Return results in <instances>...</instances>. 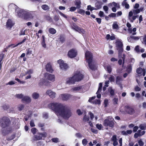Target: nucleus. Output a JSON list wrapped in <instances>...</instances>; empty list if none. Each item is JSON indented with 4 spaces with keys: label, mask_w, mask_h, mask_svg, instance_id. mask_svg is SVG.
Returning <instances> with one entry per match:
<instances>
[{
    "label": "nucleus",
    "mask_w": 146,
    "mask_h": 146,
    "mask_svg": "<svg viewBox=\"0 0 146 146\" xmlns=\"http://www.w3.org/2000/svg\"><path fill=\"white\" fill-rule=\"evenodd\" d=\"M27 55H30L32 53V51L30 50L29 48H27Z\"/></svg>",
    "instance_id": "49"
},
{
    "label": "nucleus",
    "mask_w": 146,
    "mask_h": 146,
    "mask_svg": "<svg viewBox=\"0 0 146 146\" xmlns=\"http://www.w3.org/2000/svg\"><path fill=\"white\" fill-rule=\"evenodd\" d=\"M88 141L86 139H83L82 140V143L84 146H86L88 143Z\"/></svg>",
    "instance_id": "43"
},
{
    "label": "nucleus",
    "mask_w": 146,
    "mask_h": 146,
    "mask_svg": "<svg viewBox=\"0 0 146 146\" xmlns=\"http://www.w3.org/2000/svg\"><path fill=\"white\" fill-rule=\"evenodd\" d=\"M59 40L62 43H63L64 41V37L62 36H60Z\"/></svg>",
    "instance_id": "58"
},
{
    "label": "nucleus",
    "mask_w": 146,
    "mask_h": 146,
    "mask_svg": "<svg viewBox=\"0 0 146 146\" xmlns=\"http://www.w3.org/2000/svg\"><path fill=\"white\" fill-rule=\"evenodd\" d=\"M52 141L53 142H58V138H52Z\"/></svg>",
    "instance_id": "61"
},
{
    "label": "nucleus",
    "mask_w": 146,
    "mask_h": 146,
    "mask_svg": "<svg viewBox=\"0 0 146 146\" xmlns=\"http://www.w3.org/2000/svg\"><path fill=\"white\" fill-rule=\"evenodd\" d=\"M48 31L50 33L54 34L56 33V31L55 29L53 28H50L48 29Z\"/></svg>",
    "instance_id": "31"
},
{
    "label": "nucleus",
    "mask_w": 146,
    "mask_h": 146,
    "mask_svg": "<svg viewBox=\"0 0 146 146\" xmlns=\"http://www.w3.org/2000/svg\"><path fill=\"white\" fill-rule=\"evenodd\" d=\"M140 13V9H133L129 11V13L128 18L130 22H133L137 17V15H133V14L134 15H137Z\"/></svg>",
    "instance_id": "4"
},
{
    "label": "nucleus",
    "mask_w": 146,
    "mask_h": 146,
    "mask_svg": "<svg viewBox=\"0 0 146 146\" xmlns=\"http://www.w3.org/2000/svg\"><path fill=\"white\" fill-rule=\"evenodd\" d=\"M77 54L76 50L74 49H72L68 51V56L71 58H72L76 57Z\"/></svg>",
    "instance_id": "13"
},
{
    "label": "nucleus",
    "mask_w": 146,
    "mask_h": 146,
    "mask_svg": "<svg viewBox=\"0 0 146 146\" xmlns=\"http://www.w3.org/2000/svg\"><path fill=\"white\" fill-rule=\"evenodd\" d=\"M76 137L78 138H82L83 137V135L80 133H76L75 135Z\"/></svg>",
    "instance_id": "44"
},
{
    "label": "nucleus",
    "mask_w": 146,
    "mask_h": 146,
    "mask_svg": "<svg viewBox=\"0 0 146 146\" xmlns=\"http://www.w3.org/2000/svg\"><path fill=\"white\" fill-rule=\"evenodd\" d=\"M76 8H77L76 7H71L70 8L69 10L71 11H73L76 10Z\"/></svg>",
    "instance_id": "60"
},
{
    "label": "nucleus",
    "mask_w": 146,
    "mask_h": 146,
    "mask_svg": "<svg viewBox=\"0 0 146 146\" xmlns=\"http://www.w3.org/2000/svg\"><path fill=\"white\" fill-rule=\"evenodd\" d=\"M72 90L75 92H79L80 93H84L85 91V90L83 86H81L73 88Z\"/></svg>",
    "instance_id": "11"
},
{
    "label": "nucleus",
    "mask_w": 146,
    "mask_h": 146,
    "mask_svg": "<svg viewBox=\"0 0 146 146\" xmlns=\"http://www.w3.org/2000/svg\"><path fill=\"white\" fill-rule=\"evenodd\" d=\"M27 40V38L26 37H25L24 38L23 41H22L21 42H20L18 43V44L15 45V46L12 47L13 48H15L17 46H18L19 45L21 44H22L23 43H24V42H25L26 40Z\"/></svg>",
    "instance_id": "32"
},
{
    "label": "nucleus",
    "mask_w": 146,
    "mask_h": 146,
    "mask_svg": "<svg viewBox=\"0 0 146 146\" xmlns=\"http://www.w3.org/2000/svg\"><path fill=\"white\" fill-rule=\"evenodd\" d=\"M14 24V23H13L12 20L10 19H9L7 22L6 26L7 28H11Z\"/></svg>",
    "instance_id": "23"
},
{
    "label": "nucleus",
    "mask_w": 146,
    "mask_h": 146,
    "mask_svg": "<svg viewBox=\"0 0 146 146\" xmlns=\"http://www.w3.org/2000/svg\"><path fill=\"white\" fill-rule=\"evenodd\" d=\"M125 109L126 111L130 114H133L134 112L133 109L128 106H126Z\"/></svg>",
    "instance_id": "19"
},
{
    "label": "nucleus",
    "mask_w": 146,
    "mask_h": 146,
    "mask_svg": "<svg viewBox=\"0 0 146 146\" xmlns=\"http://www.w3.org/2000/svg\"><path fill=\"white\" fill-rule=\"evenodd\" d=\"M99 88H98V90L96 92L97 94V97L98 98H100L101 97V94H100L101 90L102 89V84L101 83H100L99 84Z\"/></svg>",
    "instance_id": "21"
},
{
    "label": "nucleus",
    "mask_w": 146,
    "mask_h": 146,
    "mask_svg": "<svg viewBox=\"0 0 146 146\" xmlns=\"http://www.w3.org/2000/svg\"><path fill=\"white\" fill-rule=\"evenodd\" d=\"M136 72L138 74H141L142 73V75L144 76L145 74V70L144 69H143L141 68H139L137 69Z\"/></svg>",
    "instance_id": "20"
},
{
    "label": "nucleus",
    "mask_w": 146,
    "mask_h": 146,
    "mask_svg": "<svg viewBox=\"0 0 146 146\" xmlns=\"http://www.w3.org/2000/svg\"><path fill=\"white\" fill-rule=\"evenodd\" d=\"M73 77L77 82H79L83 78V75L80 71H76L75 74Z\"/></svg>",
    "instance_id": "8"
},
{
    "label": "nucleus",
    "mask_w": 146,
    "mask_h": 146,
    "mask_svg": "<svg viewBox=\"0 0 146 146\" xmlns=\"http://www.w3.org/2000/svg\"><path fill=\"white\" fill-rule=\"evenodd\" d=\"M132 66L131 65H129L127 67V71L128 73H129L132 71Z\"/></svg>",
    "instance_id": "38"
},
{
    "label": "nucleus",
    "mask_w": 146,
    "mask_h": 146,
    "mask_svg": "<svg viewBox=\"0 0 146 146\" xmlns=\"http://www.w3.org/2000/svg\"><path fill=\"white\" fill-rule=\"evenodd\" d=\"M103 9L105 11L106 13H107L108 10V7L107 6H104L103 7Z\"/></svg>",
    "instance_id": "64"
},
{
    "label": "nucleus",
    "mask_w": 146,
    "mask_h": 146,
    "mask_svg": "<svg viewBox=\"0 0 146 146\" xmlns=\"http://www.w3.org/2000/svg\"><path fill=\"white\" fill-rule=\"evenodd\" d=\"M96 7L97 9H98L101 8L102 6L99 3H96Z\"/></svg>",
    "instance_id": "51"
},
{
    "label": "nucleus",
    "mask_w": 146,
    "mask_h": 146,
    "mask_svg": "<svg viewBox=\"0 0 146 146\" xmlns=\"http://www.w3.org/2000/svg\"><path fill=\"white\" fill-rule=\"evenodd\" d=\"M96 127L97 129L100 130L102 129V128L103 127L102 125L101 124H97L96 125Z\"/></svg>",
    "instance_id": "46"
},
{
    "label": "nucleus",
    "mask_w": 146,
    "mask_h": 146,
    "mask_svg": "<svg viewBox=\"0 0 146 146\" xmlns=\"http://www.w3.org/2000/svg\"><path fill=\"white\" fill-rule=\"evenodd\" d=\"M48 82L44 78L41 79L39 83V85L40 86H42L44 85L47 86Z\"/></svg>",
    "instance_id": "22"
},
{
    "label": "nucleus",
    "mask_w": 146,
    "mask_h": 146,
    "mask_svg": "<svg viewBox=\"0 0 146 146\" xmlns=\"http://www.w3.org/2000/svg\"><path fill=\"white\" fill-rule=\"evenodd\" d=\"M57 63L59 64L60 68L62 70L66 69L68 68L67 64L64 63V61L60 59L58 60Z\"/></svg>",
    "instance_id": "12"
},
{
    "label": "nucleus",
    "mask_w": 146,
    "mask_h": 146,
    "mask_svg": "<svg viewBox=\"0 0 146 146\" xmlns=\"http://www.w3.org/2000/svg\"><path fill=\"white\" fill-rule=\"evenodd\" d=\"M104 68L108 72L109 74H110L112 71V68L111 66L110 65H108L104 66Z\"/></svg>",
    "instance_id": "27"
},
{
    "label": "nucleus",
    "mask_w": 146,
    "mask_h": 146,
    "mask_svg": "<svg viewBox=\"0 0 146 146\" xmlns=\"http://www.w3.org/2000/svg\"><path fill=\"white\" fill-rule=\"evenodd\" d=\"M48 107L54 111L58 117H61L65 119H68L71 116V111L67 106L64 104L54 102L48 104Z\"/></svg>",
    "instance_id": "1"
},
{
    "label": "nucleus",
    "mask_w": 146,
    "mask_h": 146,
    "mask_svg": "<svg viewBox=\"0 0 146 146\" xmlns=\"http://www.w3.org/2000/svg\"><path fill=\"white\" fill-rule=\"evenodd\" d=\"M111 140L113 141H117V137L116 135H113L111 138Z\"/></svg>",
    "instance_id": "63"
},
{
    "label": "nucleus",
    "mask_w": 146,
    "mask_h": 146,
    "mask_svg": "<svg viewBox=\"0 0 146 146\" xmlns=\"http://www.w3.org/2000/svg\"><path fill=\"white\" fill-rule=\"evenodd\" d=\"M15 13H17L16 15L17 16L23 19H29L33 18L31 12L28 10H25L18 7L16 8Z\"/></svg>",
    "instance_id": "2"
},
{
    "label": "nucleus",
    "mask_w": 146,
    "mask_h": 146,
    "mask_svg": "<svg viewBox=\"0 0 146 146\" xmlns=\"http://www.w3.org/2000/svg\"><path fill=\"white\" fill-rule=\"evenodd\" d=\"M33 72V71L31 69L27 71L26 73V74H29L31 75V74H32Z\"/></svg>",
    "instance_id": "48"
},
{
    "label": "nucleus",
    "mask_w": 146,
    "mask_h": 146,
    "mask_svg": "<svg viewBox=\"0 0 146 146\" xmlns=\"http://www.w3.org/2000/svg\"><path fill=\"white\" fill-rule=\"evenodd\" d=\"M110 77L109 78V80L111 82H113L114 81V77L112 75H110Z\"/></svg>",
    "instance_id": "52"
},
{
    "label": "nucleus",
    "mask_w": 146,
    "mask_h": 146,
    "mask_svg": "<svg viewBox=\"0 0 146 146\" xmlns=\"http://www.w3.org/2000/svg\"><path fill=\"white\" fill-rule=\"evenodd\" d=\"M77 82L74 78L72 76V77L70 78L67 79L66 80V83L69 84H74L75 82Z\"/></svg>",
    "instance_id": "18"
},
{
    "label": "nucleus",
    "mask_w": 146,
    "mask_h": 146,
    "mask_svg": "<svg viewBox=\"0 0 146 146\" xmlns=\"http://www.w3.org/2000/svg\"><path fill=\"white\" fill-rule=\"evenodd\" d=\"M122 60H123V61H122V59H119L118 61V63L119 64V65H121L122 64H123V67L124 64L125 63V54H123V56L121 57Z\"/></svg>",
    "instance_id": "26"
},
{
    "label": "nucleus",
    "mask_w": 146,
    "mask_h": 146,
    "mask_svg": "<svg viewBox=\"0 0 146 146\" xmlns=\"http://www.w3.org/2000/svg\"><path fill=\"white\" fill-rule=\"evenodd\" d=\"M108 91L111 96H113L114 95V90L111 87H110L109 88Z\"/></svg>",
    "instance_id": "34"
},
{
    "label": "nucleus",
    "mask_w": 146,
    "mask_h": 146,
    "mask_svg": "<svg viewBox=\"0 0 146 146\" xmlns=\"http://www.w3.org/2000/svg\"><path fill=\"white\" fill-rule=\"evenodd\" d=\"M122 80H121V78L119 76H117L116 78V83L118 85H120L121 84V81Z\"/></svg>",
    "instance_id": "35"
},
{
    "label": "nucleus",
    "mask_w": 146,
    "mask_h": 146,
    "mask_svg": "<svg viewBox=\"0 0 146 146\" xmlns=\"http://www.w3.org/2000/svg\"><path fill=\"white\" fill-rule=\"evenodd\" d=\"M122 5L124 6L126 9H129V4L126 1H123L122 3Z\"/></svg>",
    "instance_id": "33"
},
{
    "label": "nucleus",
    "mask_w": 146,
    "mask_h": 146,
    "mask_svg": "<svg viewBox=\"0 0 146 146\" xmlns=\"http://www.w3.org/2000/svg\"><path fill=\"white\" fill-rule=\"evenodd\" d=\"M31 131L33 134H35L36 132V129L35 128H33L31 129Z\"/></svg>",
    "instance_id": "56"
},
{
    "label": "nucleus",
    "mask_w": 146,
    "mask_h": 146,
    "mask_svg": "<svg viewBox=\"0 0 146 146\" xmlns=\"http://www.w3.org/2000/svg\"><path fill=\"white\" fill-rule=\"evenodd\" d=\"M118 26L116 22H114L112 25V28L113 29H117Z\"/></svg>",
    "instance_id": "37"
},
{
    "label": "nucleus",
    "mask_w": 146,
    "mask_h": 146,
    "mask_svg": "<svg viewBox=\"0 0 146 146\" xmlns=\"http://www.w3.org/2000/svg\"><path fill=\"white\" fill-rule=\"evenodd\" d=\"M89 117L88 116L85 115L84 116L83 118V121L84 122H87L89 120Z\"/></svg>",
    "instance_id": "45"
},
{
    "label": "nucleus",
    "mask_w": 146,
    "mask_h": 146,
    "mask_svg": "<svg viewBox=\"0 0 146 146\" xmlns=\"http://www.w3.org/2000/svg\"><path fill=\"white\" fill-rule=\"evenodd\" d=\"M115 44L117 49L119 51V56H120V54L123 51V45L121 40L119 39L117 40Z\"/></svg>",
    "instance_id": "7"
},
{
    "label": "nucleus",
    "mask_w": 146,
    "mask_h": 146,
    "mask_svg": "<svg viewBox=\"0 0 146 146\" xmlns=\"http://www.w3.org/2000/svg\"><path fill=\"white\" fill-rule=\"evenodd\" d=\"M10 123V120L6 116L3 117L0 119V126L3 129L8 127Z\"/></svg>",
    "instance_id": "5"
},
{
    "label": "nucleus",
    "mask_w": 146,
    "mask_h": 146,
    "mask_svg": "<svg viewBox=\"0 0 146 146\" xmlns=\"http://www.w3.org/2000/svg\"><path fill=\"white\" fill-rule=\"evenodd\" d=\"M114 119L111 116H109L107 119H105L104 125L105 127L109 126L110 127H113L114 125Z\"/></svg>",
    "instance_id": "6"
},
{
    "label": "nucleus",
    "mask_w": 146,
    "mask_h": 146,
    "mask_svg": "<svg viewBox=\"0 0 146 146\" xmlns=\"http://www.w3.org/2000/svg\"><path fill=\"white\" fill-rule=\"evenodd\" d=\"M93 103L96 104H100V100H96L94 101L93 102Z\"/></svg>",
    "instance_id": "55"
},
{
    "label": "nucleus",
    "mask_w": 146,
    "mask_h": 146,
    "mask_svg": "<svg viewBox=\"0 0 146 146\" xmlns=\"http://www.w3.org/2000/svg\"><path fill=\"white\" fill-rule=\"evenodd\" d=\"M24 105L23 104H19L18 106V108L19 111L23 110L24 108Z\"/></svg>",
    "instance_id": "40"
},
{
    "label": "nucleus",
    "mask_w": 146,
    "mask_h": 146,
    "mask_svg": "<svg viewBox=\"0 0 146 146\" xmlns=\"http://www.w3.org/2000/svg\"><path fill=\"white\" fill-rule=\"evenodd\" d=\"M41 45L44 48H46V45L45 43V41H42L41 42Z\"/></svg>",
    "instance_id": "54"
},
{
    "label": "nucleus",
    "mask_w": 146,
    "mask_h": 146,
    "mask_svg": "<svg viewBox=\"0 0 146 146\" xmlns=\"http://www.w3.org/2000/svg\"><path fill=\"white\" fill-rule=\"evenodd\" d=\"M47 136L46 132H44L43 133H39L38 134L34 136V140H39L44 138Z\"/></svg>",
    "instance_id": "9"
},
{
    "label": "nucleus",
    "mask_w": 146,
    "mask_h": 146,
    "mask_svg": "<svg viewBox=\"0 0 146 146\" xmlns=\"http://www.w3.org/2000/svg\"><path fill=\"white\" fill-rule=\"evenodd\" d=\"M46 78L48 80L52 82H54L55 80V75L53 74H47L46 75Z\"/></svg>",
    "instance_id": "17"
},
{
    "label": "nucleus",
    "mask_w": 146,
    "mask_h": 146,
    "mask_svg": "<svg viewBox=\"0 0 146 146\" xmlns=\"http://www.w3.org/2000/svg\"><path fill=\"white\" fill-rule=\"evenodd\" d=\"M134 90L136 92L139 91L141 90V88L137 86H136L134 88Z\"/></svg>",
    "instance_id": "53"
},
{
    "label": "nucleus",
    "mask_w": 146,
    "mask_h": 146,
    "mask_svg": "<svg viewBox=\"0 0 146 146\" xmlns=\"http://www.w3.org/2000/svg\"><path fill=\"white\" fill-rule=\"evenodd\" d=\"M116 16V14L115 13H111L109 15V16L111 17H115Z\"/></svg>",
    "instance_id": "62"
},
{
    "label": "nucleus",
    "mask_w": 146,
    "mask_h": 146,
    "mask_svg": "<svg viewBox=\"0 0 146 146\" xmlns=\"http://www.w3.org/2000/svg\"><path fill=\"white\" fill-rule=\"evenodd\" d=\"M72 28L76 31L80 33L84 34L85 33V31L84 29H81L77 26L75 23H73L72 26Z\"/></svg>",
    "instance_id": "10"
},
{
    "label": "nucleus",
    "mask_w": 146,
    "mask_h": 146,
    "mask_svg": "<svg viewBox=\"0 0 146 146\" xmlns=\"http://www.w3.org/2000/svg\"><path fill=\"white\" fill-rule=\"evenodd\" d=\"M137 132L139 134L140 136H141L145 134V131H141L140 130H139L137 131Z\"/></svg>",
    "instance_id": "47"
},
{
    "label": "nucleus",
    "mask_w": 146,
    "mask_h": 146,
    "mask_svg": "<svg viewBox=\"0 0 146 146\" xmlns=\"http://www.w3.org/2000/svg\"><path fill=\"white\" fill-rule=\"evenodd\" d=\"M46 93L52 99L55 98L56 95V94L55 92L50 90H48L46 91Z\"/></svg>",
    "instance_id": "16"
},
{
    "label": "nucleus",
    "mask_w": 146,
    "mask_h": 146,
    "mask_svg": "<svg viewBox=\"0 0 146 146\" xmlns=\"http://www.w3.org/2000/svg\"><path fill=\"white\" fill-rule=\"evenodd\" d=\"M78 13L82 15H84L85 13V11L82 9H80L78 10Z\"/></svg>",
    "instance_id": "50"
},
{
    "label": "nucleus",
    "mask_w": 146,
    "mask_h": 146,
    "mask_svg": "<svg viewBox=\"0 0 146 146\" xmlns=\"http://www.w3.org/2000/svg\"><path fill=\"white\" fill-rule=\"evenodd\" d=\"M139 127L142 130H144L146 129V124H143L140 125Z\"/></svg>",
    "instance_id": "36"
},
{
    "label": "nucleus",
    "mask_w": 146,
    "mask_h": 146,
    "mask_svg": "<svg viewBox=\"0 0 146 146\" xmlns=\"http://www.w3.org/2000/svg\"><path fill=\"white\" fill-rule=\"evenodd\" d=\"M118 99L117 98H114L113 100V103L114 105H117V104Z\"/></svg>",
    "instance_id": "41"
},
{
    "label": "nucleus",
    "mask_w": 146,
    "mask_h": 146,
    "mask_svg": "<svg viewBox=\"0 0 146 146\" xmlns=\"http://www.w3.org/2000/svg\"><path fill=\"white\" fill-rule=\"evenodd\" d=\"M85 56L86 61L88 64V67L92 70H95L97 68L95 62L92 60V54L88 51L85 53Z\"/></svg>",
    "instance_id": "3"
},
{
    "label": "nucleus",
    "mask_w": 146,
    "mask_h": 146,
    "mask_svg": "<svg viewBox=\"0 0 146 146\" xmlns=\"http://www.w3.org/2000/svg\"><path fill=\"white\" fill-rule=\"evenodd\" d=\"M138 143L140 146H143L144 145V142L141 139L138 141Z\"/></svg>",
    "instance_id": "57"
},
{
    "label": "nucleus",
    "mask_w": 146,
    "mask_h": 146,
    "mask_svg": "<svg viewBox=\"0 0 146 146\" xmlns=\"http://www.w3.org/2000/svg\"><path fill=\"white\" fill-rule=\"evenodd\" d=\"M99 15L100 17H103L104 16V13L103 11H100L99 14Z\"/></svg>",
    "instance_id": "59"
},
{
    "label": "nucleus",
    "mask_w": 146,
    "mask_h": 146,
    "mask_svg": "<svg viewBox=\"0 0 146 146\" xmlns=\"http://www.w3.org/2000/svg\"><path fill=\"white\" fill-rule=\"evenodd\" d=\"M42 8L45 11H46L49 9V7L46 5H43L42 6Z\"/></svg>",
    "instance_id": "39"
},
{
    "label": "nucleus",
    "mask_w": 146,
    "mask_h": 146,
    "mask_svg": "<svg viewBox=\"0 0 146 146\" xmlns=\"http://www.w3.org/2000/svg\"><path fill=\"white\" fill-rule=\"evenodd\" d=\"M46 71L50 73H52L53 69L50 64L48 63L46 66Z\"/></svg>",
    "instance_id": "25"
},
{
    "label": "nucleus",
    "mask_w": 146,
    "mask_h": 146,
    "mask_svg": "<svg viewBox=\"0 0 146 146\" xmlns=\"http://www.w3.org/2000/svg\"><path fill=\"white\" fill-rule=\"evenodd\" d=\"M32 96L34 99H37L39 97V93L35 92L33 93Z\"/></svg>",
    "instance_id": "28"
},
{
    "label": "nucleus",
    "mask_w": 146,
    "mask_h": 146,
    "mask_svg": "<svg viewBox=\"0 0 146 146\" xmlns=\"http://www.w3.org/2000/svg\"><path fill=\"white\" fill-rule=\"evenodd\" d=\"M110 4L116 8H119L120 7V5L118 3H115V2H113L112 3H110Z\"/></svg>",
    "instance_id": "30"
},
{
    "label": "nucleus",
    "mask_w": 146,
    "mask_h": 146,
    "mask_svg": "<svg viewBox=\"0 0 146 146\" xmlns=\"http://www.w3.org/2000/svg\"><path fill=\"white\" fill-rule=\"evenodd\" d=\"M72 97V96L67 94H61L60 96V98L64 101H67Z\"/></svg>",
    "instance_id": "15"
},
{
    "label": "nucleus",
    "mask_w": 146,
    "mask_h": 146,
    "mask_svg": "<svg viewBox=\"0 0 146 146\" xmlns=\"http://www.w3.org/2000/svg\"><path fill=\"white\" fill-rule=\"evenodd\" d=\"M127 26L128 28V32L130 33H132L133 35H135L136 33L135 32L136 31V28H134L132 29L131 28V25L129 23H127Z\"/></svg>",
    "instance_id": "14"
},
{
    "label": "nucleus",
    "mask_w": 146,
    "mask_h": 146,
    "mask_svg": "<svg viewBox=\"0 0 146 146\" xmlns=\"http://www.w3.org/2000/svg\"><path fill=\"white\" fill-rule=\"evenodd\" d=\"M16 97L17 98H18L20 99H22L24 97V95L22 94H17L16 95Z\"/></svg>",
    "instance_id": "42"
},
{
    "label": "nucleus",
    "mask_w": 146,
    "mask_h": 146,
    "mask_svg": "<svg viewBox=\"0 0 146 146\" xmlns=\"http://www.w3.org/2000/svg\"><path fill=\"white\" fill-rule=\"evenodd\" d=\"M23 101L27 103H29L31 101V98L28 96H24L22 99Z\"/></svg>",
    "instance_id": "24"
},
{
    "label": "nucleus",
    "mask_w": 146,
    "mask_h": 146,
    "mask_svg": "<svg viewBox=\"0 0 146 146\" xmlns=\"http://www.w3.org/2000/svg\"><path fill=\"white\" fill-rule=\"evenodd\" d=\"M81 2L80 0H77L76 1L75 5L76 6L77 9H79L80 7Z\"/></svg>",
    "instance_id": "29"
}]
</instances>
